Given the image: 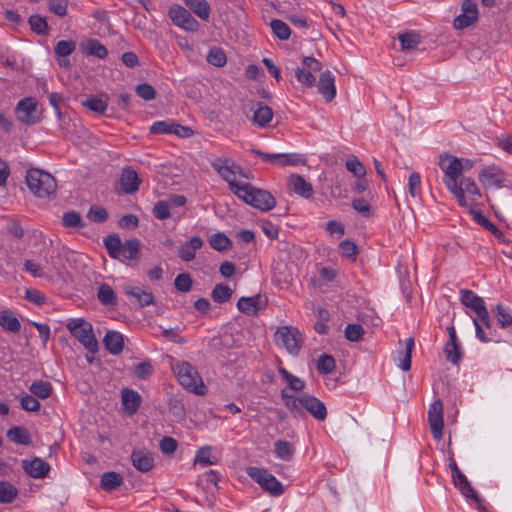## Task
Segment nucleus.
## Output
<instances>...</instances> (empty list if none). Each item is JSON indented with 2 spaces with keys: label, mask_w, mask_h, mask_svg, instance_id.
Returning <instances> with one entry per match:
<instances>
[{
  "label": "nucleus",
  "mask_w": 512,
  "mask_h": 512,
  "mask_svg": "<svg viewBox=\"0 0 512 512\" xmlns=\"http://www.w3.org/2000/svg\"><path fill=\"white\" fill-rule=\"evenodd\" d=\"M281 398L285 407L290 411L294 418L304 417V410L309 412L318 421H324L327 417L325 404L312 395L304 394L296 397L289 394L287 389H282Z\"/></svg>",
  "instance_id": "1"
},
{
  "label": "nucleus",
  "mask_w": 512,
  "mask_h": 512,
  "mask_svg": "<svg viewBox=\"0 0 512 512\" xmlns=\"http://www.w3.org/2000/svg\"><path fill=\"white\" fill-rule=\"evenodd\" d=\"M437 164L443 172V183L447 190L457 198L460 206H469L470 203L468 202L467 197L464 196L462 186L458 185L461 177V166L459 164L458 157L448 153H441L438 156Z\"/></svg>",
  "instance_id": "2"
},
{
  "label": "nucleus",
  "mask_w": 512,
  "mask_h": 512,
  "mask_svg": "<svg viewBox=\"0 0 512 512\" xmlns=\"http://www.w3.org/2000/svg\"><path fill=\"white\" fill-rule=\"evenodd\" d=\"M173 371L182 387L187 391L203 396L207 392L197 370L188 362L180 361L173 365Z\"/></svg>",
  "instance_id": "3"
},
{
  "label": "nucleus",
  "mask_w": 512,
  "mask_h": 512,
  "mask_svg": "<svg viewBox=\"0 0 512 512\" xmlns=\"http://www.w3.org/2000/svg\"><path fill=\"white\" fill-rule=\"evenodd\" d=\"M26 184L30 191L39 198H49L55 194L57 189L54 177L36 168L27 171Z\"/></svg>",
  "instance_id": "4"
},
{
  "label": "nucleus",
  "mask_w": 512,
  "mask_h": 512,
  "mask_svg": "<svg viewBox=\"0 0 512 512\" xmlns=\"http://www.w3.org/2000/svg\"><path fill=\"white\" fill-rule=\"evenodd\" d=\"M66 328L88 352L91 354L98 352L99 344L91 323L84 318H72L67 322Z\"/></svg>",
  "instance_id": "5"
},
{
  "label": "nucleus",
  "mask_w": 512,
  "mask_h": 512,
  "mask_svg": "<svg viewBox=\"0 0 512 512\" xmlns=\"http://www.w3.org/2000/svg\"><path fill=\"white\" fill-rule=\"evenodd\" d=\"M237 197L261 211H269L273 209L276 204V200L270 192L255 188L248 183L240 189Z\"/></svg>",
  "instance_id": "6"
},
{
  "label": "nucleus",
  "mask_w": 512,
  "mask_h": 512,
  "mask_svg": "<svg viewBox=\"0 0 512 512\" xmlns=\"http://www.w3.org/2000/svg\"><path fill=\"white\" fill-rule=\"evenodd\" d=\"M478 180L485 189H500L511 184L509 175L496 164L484 166L478 174Z\"/></svg>",
  "instance_id": "7"
},
{
  "label": "nucleus",
  "mask_w": 512,
  "mask_h": 512,
  "mask_svg": "<svg viewBox=\"0 0 512 512\" xmlns=\"http://www.w3.org/2000/svg\"><path fill=\"white\" fill-rule=\"evenodd\" d=\"M247 475L271 496L277 497L284 492L282 483L264 468L249 467Z\"/></svg>",
  "instance_id": "8"
},
{
  "label": "nucleus",
  "mask_w": 512,
  "mask_h": 512,
  "mask_svg": "<svg viewBox=\"0 0 512 512\" xmlns=\"http://www.w3.org/2000/svg\"><path fill=\"white\" fill-rule=\"evenodd\" d=\"M303 340L300 331L294 327H280L275 332L277 345L284 347L292 355L299 353Z\"/></svg>",
  "instance_id": "9"
},
{
  "label": "nucleus",
  "mask_w": 512,
  "mask_h": 512,
  "mask_svg": "<svg viewBox=\"0 0 512 512\" xmlns=\"http://www.w3.org/2000/svg\"><path fill=\"white\" fill-rule=\"evenodd\" d=\"M252 153L260 156L263 161L277 166H297L305 163V159L298 153H266L258 149H252Z\"/></svg>",
  "instance_id": "10"
},
{
  "label": "nucleus",
  "mask_w": 512,
  "mask_h": 512,
  "mask_svg": "<svg viewBox=\"0 0 512 512\" xmlns=\"http://www.w3.org/2000/svg\"><path fill=\"white\" fill-rule=\"evenodd\" d=\"M168 15L172 23L186 31L195 32L199 29L198 21L192 14L179 4H174L170 7Z\"/></svg>",
  "instance_id": "11"
},
{
  "label": "nucleus",
  "mask_w": 512,
  "mask_h": 512,
  "mask_svg": "<svg viewBox=\"0 0 512 512\" xmlns=\"http://www.w3.org/2000/svg\"><path fill=\"white\" fill-rule=\"evenodd\" d=\"M452 480L455 487L464 497L471 499L481 512L485 511L484 500L477 494L462 471L452 475Z\"/></svg>",
  "instance_id": "12"
},
{
  "label": "nucleus",
  "mask_w": 512,
  "mask_h": 512,
  "mask_svg": "<svg viewBox=\"0 0 512 512\" xmlns=\"http://www.w3.org/2000/svg\"><path fill=\"white\" fill-rule=\"evenodd\" d=\"M17 119L26 125L38 122L37 101L32 97L21 99L16 106Z\"/></svg>",
  "instance_id": "13"
},
{
  "label": "nucleus",
  "mask_w": 512,
  "mask_h": 512,
  "mask_svg": "<svg viewBox=\"0 0 512 512\" xmlns=\"http://www.w3.org/2000/svg\"><path fill=\"white\" fill-rule=\"evenodd\" d=\"M212 167L228 183L231 192L236 196L239 195L240 189H242L246 183L236 181L237 172L232 166L227 164V160L222 161L221 159H217L212 163Z\"/></svg>",
  "instance_id": "14"
},
{
  "label": "nucleus",
  "mask_w": 512,
  "mask_h": 512,
  "mask_svg": "<svg viewBox=\"0 0 512 512\" xmlns=\"http://www.w3.org/2000/svg\"><path fill=\"white\" fill-rule=\"evenodd\" d=\"M462 13L453 22L455 29H464L473 25L478 19L477 4L473 0H465L462 4Z\"/></svg>",
  "instance_id": "15"
},
{
  "label": "nucleus",
  "mask_w": 512,
  "mask_h": 512,
  "mask_svg": "<svg viewBox=\"0 0 512 512\" xmlns=\"http://www.w3.org/2000/svg\"><path fill=\"white\" fill-rule=\"evenodd\" d=\"M428 420L431 432L435 439L442 437L443 431V403L441 400L434 401L428 410Z\"/></svg>",
  "instance_id": "16"
},
{
  "label": "nucleus",
  "mask_w": 512,
  "mask_h": 512,
  "mask_svg": "<svg viewBox=\"0 0 512 512\" xmlns=\"http://www.w3.org/2000/svg\"><path fill=\"white\" fill-rule=\"evenodd\" d=\"M125 294L133 299L139 307H146L154 303V296L151 291L139 286L126 284L123 286Z\"/></svg>",
  "instance_id": "17"
},
{
  "label": "nucleus",
  "mask_w": 512,
  "mask_h": 512,
  "mask_svg": "<svg viewBox=\"0 0 512 512\" xmlns=\"http://www.w3.org/2000/svg\"><path fill=\"white\" fill-rule=\"evenodd\" d=\"M318 92L326 102H331L336 96L335 76L330 70L321 73L318 82Z\"/></svg>",
  "instance_id": "18"
},
{
  "label": "nucleus",
  "mask_w": 512,
  "mask_h": 512,
  "mask_svg": "<svg viewBox=\"0 0 512 512\" xmlns=\"http://www.w3.org/2000/svg\"><path fill=\"white\" fill-rule=\"evenodd\" d=\"M266 306V301L261 295L252 297H241L237 302V308L240 312L248 316H256L258 311Z\"/></svg>",
  "instance_id": "19"
},
{
  "label": "nucleus",
  "mask_w": 512,
  "mask_h": 512,
  "mask_svg": "<svg viewBox=\"0 0 512 512\" xmlns=\"http://www.w3.org/2000/svg\"><path fill=\"white\" fill-rule=\"evenodd\" d=\"M141 180L137 172L131 167H126L122 170L120 176V187L126 194H132L139 189Z\"/></svg>",
  "instance_id": "20"
},
{
  "label": "nucleus",
  "mask_w": 512,
  "mask_h": 512,
  "mask_svg": "<svg viewBox=\"0 0 512 512\" xmlns=\"http://www.w3.org/2000/svg\"><path fill=\"white\" fill-rule=\"evenodd\" d=\"M288 187L295 194L303 197L310 198L313 195L312 185L304 179L301 175L292 174L288 179Z\"/></svg>",
  "instance_id": "21"
},
{
  "label": "nucleus",
  "mask_w": 512,
  "mask_h": 512,
  "mask_svg": "<svg viewBox=\"0 0 512 512\" xmlns=\"http://www.w3.org/2000/svg\"><path fill=\"white\" fill-rule=\"evenodd\" d=\"M24 471L33 478H44L50 471V465L41 458L23 461Z\"/></svg>",
  "instance_id": "22"
},
{
  "label": "nucleus",
  "mask_w": 512,
  "mask_h": 512,
  "mask_svg": "<svg viewBox=\"0 0 512 512\" xmlns=\"http://www.w3.org/2000/svg\"><path fill=\"white\" fill-rule=\"evenodd\" d=\"M460 301L464 306L473 310L475 314H478L486 308L483 298L468 289L460 290Z\"/></svg>",
  "instance_id": "23"
},
{
  "label": "nucleus",
  "mask_w": 512,
  "mask_h": 512,
  "mask_svg": "<svg viewBox=\"0 0 512 512\" xmlns=\"http://www.w3.org/2000/svg\"><path fill=\"white\" fill-rule=\"evenodd\" d=\"M103 344L110 354L118 355L124 349L123 335L117 331H108L103 338Z\"/></svg>",
  "instance_id": "24"
},
{
  "label": "nucleus",
  "mask_w": 512,
  "mask_h": 512,
  "mask_svg": "<svg viewBox=\"0 0 512 512\" xmlns=\"http://www.w3.org/2000/svg\"><path fill=\"white\" fill-rule=\"evenodd\" d=\"M203 244L204 242L199 236L192 237L180 247V258L185 262L192 261L196 256V251L201 249Z\"/></svg>",
  "instance_id": "25"
},
{
  "label": "nucleus",
  "mask_w": 512,
  "mask_h": 512,
  "mask_svg": "<svg viewBox=\"0 0 512 512\" xmlns=\"http://www.w3.org/2000/svg\"><path fill=\"white\" fill-rule=\"evenodd\" d=\"M141 404L140 394L132 389L124 388L122 390V405L128 414H135Z\"/></svg>",
  "instance_id": "26"
},
{
  "label": "nucleus",
  "mask_w": 512,
  "mask_h": 512,
  "mask_svg": "<svg viewBox=\"0 0 512 512\" xmlns=\"http://www.w3.org/2000/svg\"><path fill=\"white\" fill-rule=\"evenodd\" d=\"M133 466L141 471L148 472L154 465V459L149 452L135 450L131 454Z\"/></svg>",
  "instance_id": "27"
},
{
  "label": "nucleus",
  "mask_w": 512,
  "mask_h": 512,
  "mask_svg": "<svg viewBox=\"0 0 512 512\" xmlns=\"http://www.w3.org/2000/svg\"><path fill=\"white\" fill-rule=\"evenodd\" d=\"M413 349H414V339L407 338L405 340V347L398 351L397 365L403 371H408L411 368V357H412Z\"/></svg>",
  "instance_id": "28"
},
{
  "label": "nucleus",
  "mask_w": 512,
  "mask_h": 512,
  "mask_svg": "<svg viewBox=\"0 0 512 512\" xmlns=\"http://www.w3.org/2000/svg\"><path fill=\"white\" fill-rule=\"evenodd\" d=\"M81 49L85 55L95 56L104 59L108 55L107 48L96 39H89L81 44Z\"/></svg>",
  "instance_id": "29"
},
{
  "label": "nucleus",
  "mask_w": 512,
  "mask_h": 512,
  "mask_svg": "<svg viewBox=\"0 0 512 512\" xmlns=\"http://www.w3.org/2000/svg\"><path fill=\"white\" fill-rule=\"evenodd\" d=\"M0 326L11 333H18L21 330V323L10 310H0Z\"/></svg>",
  "instance_id": "30"
},
{
  "label": "nucleus",
  "mask_w": 512,
  "mask_h": 512,
  "mask_svg": "<svg viewBox=\"0 0 512 512\" xmlns=\"http://www.w3.org/2000/svg\"><path fill=\"white\" fill-rule=\"evenodd\" d=\"M140 257V242L138 239L126 240L121 247L120 260H138Z\"/></svg>",
  "instance_id": "31"
},
{
  "label": "nucleus",
  "mask_w": 512,
  "mask_h": 512,
  "mask_svg": "<svg viewBox=\"0 0 512 512\" xmlns=\"http://www.w3.org/2000/svg\"><path fill=\"white\" fill-rule=\"evenodd\" d=\"M186 6L202 20H208L211 7L206 0H184Z\"/></svg>",
  "instance_id": "32"
},
{
  "label": "nucleus",
  "mask_w": 512,
  "mask_h": 512,
  "mask_svg": "<svg viewBox=\"0 0 512 512\" xmlns=\"http://www.w3.org/2000/svg\"><path fill=\"white\" fill-rule=\"evenodd\" d=\"M272 118V109L263 103H258L257 108L253 114L254 123L259 127H266L271 122Z\"/></svg>",
  "instance_id": "33"
},
{
  "label": "nucleus",
  "mask_w": 512,
  "mask_h": 512,
  "mask_svg": "<svg viewBox=\"0 0 512 512\" xmlns=\"http://www.w3.org/2000/svg\"><path fill=\"white\" fill-rule=\"evenodd\" d=\"M97 298L101 304L105 306L115 307L118 304L117 296L112 289V287L108 284H101L97 291Z\"/></svg>",
  "instance_id": "34"
},
{
  "label": "nucleus",
  "mask_w": 512,
  "mask_h": 512,
  "mask_svg": "<svg viewBox=\"0 0 512 512\" xmlns=\"http://www.w3.org/2000/svg\"><path fill=\"white\" fill-rule=\"evenodd\" d=\"M7 438L16 444L29 445L31 437L26 428L14 426L7 431Z\"/></svg>",
  "instance_id": "35"
},
{
  "label": "nucleus",
  "mask_w": 512,
  "mask_h": 512,
  "mask_svg": "<svg viewBox=\"0 0 512 512\" xmlns=\"http://www.w3.org/2000/svg\"><path fill=\"white\" fill-rule=\"evenodd\" d=\"M29 390L35 397L47 399L53 393V386L48 381L37 380L30 385Z\"/></svg>",
  "instance_id": "36"
},
{
  "label": "nucleus",
  "mask_w": 512,
  "mask_h": 512,
  "mask_svg": "<svg viewBox=\"0 0 512 512\" xmlns=\"http://www.w3.org/2000/svg\"><path fill=\"white\" fill-rule=\"evenodd\" d=\"M421 36L416 31H406L398 36L402 50L415 49L421 43Z\"/></svg>",
  "instance_id": "37"
},
{
  "label": "nucleus",
  "mask_w": 512,
  "mask_h": 512,
  "mask_svg": "<svg viewBox=\"0 0 512 512\" xmlns=\"http://www.w3.org/2000/svg\"><path fill=\"white\" fill-rule=\"evenodd\" d=\"M491 311L495 314L497 323L501 328H508L512 325V313L508 307L499 303Z\"/></svg>",
  "instance_id": "38"
},
{
  "label": "nucleus",
  "mask_w": 512,
  "mask_h": 512,
  "mask_svg": "<svg viewBox=\"0 0 512 512\" xmlns=\"http://www.w3.org/2000/svg\"><path fill=\"white\" fill-rule=\"evenodd\" d=\"M122 244L120 237L116 234L108 235L104 239V245L108 255L113 259H121Z\"/></svg>",
  "instance_id": "39"
},
{
  "label": "nucleus",
  "mask_w": 512,
  "mask_h": 512,
  "mask_svg": "<svg viewBox=\"0 0 512 512\" xmlns=\"http://www.w3.org/2000/svg\"><path fill=\"white\" fill-rule=\"evenodd\" d=\"M293 445L286 440H278L274 443L276 456L284 461H290L294 455Z\"/></svg>",
  "instance_id": "40"
},
{
  "label": "nucleus",
  "mask_w": 512,
  "mask_h": 512,
  "mask_svg": "<svg viewBox=\"0 0 512 512\" xmlns=\"http://www.w3.org/2000/svg\"><path fill=\"white\" fill-rule=\"evenodd\" d=\"M82 105L87 109L102 115L107 110L108 101L107 98H104L103 96H92L83 101Z\"/></svg>",
  "instance_id": "41"
},
{
  "label": "nucleus",
  "mask_w": 512,
  "mask_h": 512,
  "mask_svg": "<svg viewBox=\"0 0 512 512\" xmlns=\"http://www.w3.org/2000/svg\"><path fill=\"white\" fill-rule=\"evenodd\" d=\"M18 496V489L7 481H0V503H12Z\"/></svg>",
  "instance_id": "42"
},
{
  "label": "nucleus",
  "mask_w": 512,
  "mask_h": 512,
  "mask_svg": "<svg viewBox=\"0 0 512 512\" xmlns=\"http://www.w3.org/2000/svg\"><path fill=\"white\" fill-rule=\"evenodd\" d=\"M100 482L104 490L111 491L122 484L123 477L116 472H106L101 476Z\"/></svg>",
  "instance_id": "43"
},
{
  "label": "nucleus",
  "mask_w": 512,
  "mask_h": 512,
  "mask_svg": "<svg viewBox=\"0 0 512 512\" xmlns=\"http://www.w3.org/2000/svg\"><path fill=\"white\" fill-rule=\"evenodd\" d=\"M278 371L283 379L287 382L289 389L298 392L305 388V381L293 375L284 367H279Z\"/></svg>",
  "instance_id": "44"
},
{
  "label": "nucleus",
  "mask_w": 512,
  "mask_h": 512,
  "mask_svg": "<svg viewBox=\"0 0 512 512\" xmlns=\"http://www.w3.org/2000/svg\"><path fill=\"white\" fill-rule=\"evenodd\" d=\"M233 290L226 284H217L212 292L211 297L214 302L222 304L230 300Z\"/></svg>",
  "instance_id": "45"
},
{
  "label": "nucleus",
  "mask_w": 512,
  "mask_h": 512,
  "mask_svg": "<svg viewBox=\"0 0 512 512\" xmlns=\"http://www.w3.org/2000/svg\"><path fill=\"white\" fill-rule=\"evenodd\" d=\"M209 243L217 251H224L232 246V241L222 232L211 235Z\"/></svg>",
  "instance_id": "46"
},
{
  "label": "nucleus",
  "mask_w": 512,
  "mask_h": 512,
  "mask_svg": "<svg viewBox=\"0 0 512 512\" xmlns=\"http://www.w3.org/2000/svg\"><path fill=\"white\" fill-rule=\"evenodd\" d=\"M270 27L273 34L280 40H288L291 35L290 27L279 19H273L270 22Z\"/></svg>",
  "instance_id": "47"
},
{
  "label": "nucleus",
  "mask_w": 512,
  "mask_h": 512,
  "mask_svg": "<svg viewBox=\"0 0 512 512\" xmlns=\"http://www.w3.org/2000/svg\"><path fill=\"white\" fill-rule=\"evenodd\" d=\"M62 224L67 228H82L85 226L80 213L76 211L65 212L62 216Z\"/></svg>",
  "instance_id": "48"
},
{
  "label": "nucleus",
  "mask_w": 512,
  "mask_h": 512,
  "mask_svg": "<svg viewBox=\"0 0 512 512\" xmlns=\"http://www.w3.org/2000/svg\"><path fill=\"white\" fill-rule=\"evenodd\" d=\"M474 221L491 232L495 236H500L501 231L493 224L486 216H484L480 211H472Z\"/></svg>",
  "instance_id": "49"
},
{
  "label": "nucleus",
  "mask_w": 512,
  "mask_h": 512,
  "mask_svg": "<svg viewBox=\"0 0 512 512\" xmlns=\"http://www.w3.org/2000/svg\"><path fill=\"white\" fill-rule=\"evenodd\" d=\"M76 49V43L73 40H60L54 47V53L57 57H68Z\"/></svg>",
  "instance_id": "50"
},
{
  "label": "nucleus",
  "mask_w": 512,
  "mask_h": 512,
  "mask_svg": "<svg viewBox=\"0 0 512 512\" xmlns=\"http://www.w3.org/2000/svg\"><path fill=\"white\" fill-rule=\"evenodd\" d=\"M335 359L328 354H322L317 360V370L321 374H330L335 369Z\"/></svg>",
  "instance_id": "51"
},
{
  "label": "nucleus",
  "mask_w": 512,
  "mask_h": 512,
  "mask_svg": "<svg viewBox=\"0 0 512 512\" xmlns=\"http://www.w3.org/2000/svg\"><path fill=\"white\" fill-rule=\"evenodd\" d=\"M28 23L33 32L39 35H45L48 33V24L45 18L41 17L40 15H31L28 19Z\"/></svg>",
  "instance_id": "52"
},
{
  "label": "nucleus",
  "mask_w": 512,
  "mask_h": 512,
  "mask_svg": "<svg viewBox=\"0 0 512 512\" xmlns=\"http://www.w3.org/2000/svg\"><path fill=\"white\" fill-rule=\"evenodd\" d=\"M458 185H461L464 191V196L468 194L469 197H472V201H475L476 196H480V191L472 178H462L459 180Z\"/></svg>",
  "instance_id": "53"
},
{
  "label": "nucleus",
  "mask_w": 512,
  "mask_h": 512,
  "mask_svg": "<svg viewBox=\"0 0 512 512\" xmlns=\"http://www.w3.org/2000/svg\"><path fill=\"white\" fill-rule=\"evenodd\" d=\"M446 359L452 364H459L461 361L460 344L446 343L444 348Z\"/></svg>",
  "instance_id": "54"
},
{
  "label": "nucleus",
  "mask_w": 512,
  "mask_h": 512,
  "mask_svg": "<svg viewBox=\"0 0 512 512\" xmlns=\"http://www.w3.org/2000/svg\"><path fill=\"white\" fill-rule=\"evenodd\" d=\"M87 218L91 222L103 223L108 218V212L105 208L101 206L92 205L87 213Z\"/></svg>",
  "instance_id": "55"
},
{
  "label": "nucleus",
  "mask_w": 512,
  "mask_h": 512,
  "mask_svg": "<svg viewBox=\"0 0 512 512\" xmlns=\"http://www.w3.org/2000/svg\"><path fill=\"white\" fill-rule=\"evenodd\" d=\"M339 251L343 257H346L351 260L356 259V255L358 254V248L355 242L351 240H343L339 244Z\"/></svg>",
  "instance_id": "56"
},
{
  "label": "nucleus",
  "mask_w": 512,
  "mask_h": 512,
  "mask_svg": "<svg viewBox=\"0 0 512 512\" xmlns=\"http://www.w3.org/2000/svg\"><path fill=\"white\" fill-rule=\"evenodd\" d=\"M153 366L149 361L138 363L133 368V374L141 380L148 379L153 374Z\"/></svg>",
  "instance_id": "57"
},
{
  "label": "nucleus",
  "mask_w": 512,
  "mask_h": 512,
  "mask_svg": "<svg viewBox=\"0 0 512 512\" xmlns=\"http://www.w3.org/2000/svg\"><path fill=\"white\" fill-rule=\"evenodd\" d=\"M21 408L28 412H37L41 408L40 402L37 400L33 394H25L21 397L20 400Z\"/></svg>",
  "instance_id": "58"
},
{
  "label": "nucleus",
  "mask_w": 512,
  "mask_h": 512,
  "mask_svg": "<svg viewBox=\"0 0 512 512\" xmlns=\"http://www.w3.org/2000/svg\"><path fill=\"white\" fill-rule=\"evenodd\" d=\"M295 76L298 82L305 85L306 87H313L316 83L315 76L306 68L298 67L295 71Z\"/></svg>",
  "instance_id": "59"
},
{
  "label": "nucleus",
  "mask_w": 512,
  "mask_h": 512,
  "mask_svg": "<svg viewBox=\"0 0 512 512\" xmlns=\"http://www.w3.org/2000/svg\"><path fill=\"white\" fill-rule=\"evenodd\" d=\"M192 278L188 273L178 274L174 280L175 288L183 293L189 292L192 288Z\"/></svg>",
  "instance_id": "60"
},
{
  "label": "nucleus",
  "mask_w": 512,
  "mask_h": 512,
  "mask_svg": "<svg viewBox=\"0 0 512 512\" xmlns=\"http://www.w3.org/2000/svg\"><path fill=\"white\" fill-rule=\"evenodd\" d=\"M173 126V120L156 121L150 127V132L154 134H172Z\"/></svg>",
  "instance_id": "61"
},
{
  "label": "nucleus",
  "mask_w": 512,
  "mask_h": 512,
  "mask_svg": "<svg viewBox=\"0 0 512 512\" xmlns=\"http://www.w3.org/2000/svg\"><path fill=\"white\" fill-rule=\"evenodd\" d=\"M346 169L357 178H363L366 174L363 164L356 157L346 161Z\"/></svg>",
  "instance_id": "62"
},
{
  "label": "nucleus",
  "mask_w": 512,
  "mask_h": 512,
  "mask_svg": "<svg viewBox=\"0 0 512 512\" xmlns=\"http://www.w3.org/2000/svg\"><path fill=\"white\" fill-rule=\"evenodd\" d=\"M207 61L214 66L222 67L226 64L227 58L221 49L213 48L207 56Z\"/></svg>",
  "instance_id": "63"
},
{
  "label": "nucleus",
  "mask_w": 512,
  "mask_h": 512,
  "mask_svg": "<svg viewBox=\"0 0 512 512\" xmlns=\"http://www.w3.org/2000/svg\"><path fill=\"white\" fill-rule=\"evenodd\" d=\"M344 333L347 340L356 342L363 336L364 329L360 324H348Z\"/></svg>",
  "instance_id": "64"
}]
</instances>
